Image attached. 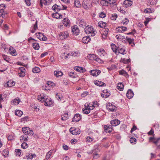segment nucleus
I'll list each match as a JSON object with an SVG mask.
<instances>
[{
  "label": "nucleus",
  "mask_w": 160,
  "mask_h": 160,
  "mask_svg": "<svg viewBox=\"0 0 160 160\" xmlns=\"http://www.w3.org/2000/svg\"><path fill=\"white\" fill-rule=\"evenodd\" d=\"M94 83L96 85L100 87L104 86L106 85L104 83L99 81H94Z\"/></svg>",
  "instance_id": "5701e85b"
},
{
  "label": "nucleus",
  "mask_w": 160,
  "mask_h": 160,
  "mask_svg": "<svg viewBox=\"0 0 160 160\" xmlns=\"http://www.w3.org/2000/svg\"><path fill=\"white\" fill-rule=\"evenodd\" d=\"M118 52L122 54H124L126 53V51L125 50V49L124 48H122L120 49H118Z\"/></svg>",
  "instance_id": "79ce46f5"
},
{
  "label": "nucleus",
  "mask_w": 160,
  "mask_h": 160,
  "mask_svg": "<svg viewBox=\"0 0 160 160\" xmlns=\"http://www.w3.org/2000/svg\"><path fill=\"white\" fill-rule=\"evenodd\" d=\"M88 57H89L90 59L91 60L93 59L100 63H101L103 62V61L98 58V56L94 54H89Z\"/></svg>",
  "instance_id": "7ed1b4c3"
},
{
  "label": "nucleus",
  "mask_w": 160,
  "mask_h": 160,
  "mask_svg": "<svg viewBox=\"0 0 160 160\" xmlns=\"http://www.w3.org/2000/svg\"><path fill=\"white\" fill-rule=\"evenodd\" d=\"M68 115L67 113H65L62 115L61 119L63 121H65L68 119Z\"/></svg>",
  "instance_id": "e433bc0d"
},
{
  "label": "nucleus",
  "mask_w": 160,
  "mask_h": 160,
  "mask_svg": "<svg viewBox=\"0 0 160 160\" xmlns=\"http://www.w3.org/2000/svg\"><path fill=\"white\" fill-rule=\"evenodd\" d=\"M126 95L127 97L128 98L131 99L133 97L134 93L132 91L131 89H129L127 91Z\"/></svg>",
  "instance_id": "9d476101"
},
{
  "label": "nucleus",
  "mask_w": 160,
  "mask_h": 160,
  "mask_svg": "<svg viewBox=\"0 0 160 160\" xmlns=\"http://www.w3.org/2000/svg\"><path fill=\"white\" fill-rule=\"evenodd\" d=\"M15 82H14L10 80L7 82L6 86L7 87H10L13 86ZM5 86H6V85Z\"/></svg>",
  "instance_id": "bb28decb"
},
{
  "label": "nucleus",
  "mask_w": 160,
  "mask_h": 160,
  "mask_svg": "<svg viewBox=\"0 0 160 160\" xmlns=\"http://www.w3.org/2000/svg\"><path fill=\"white\" fill-rule=\"evenodd\" d=\"M85 31L87 34H91L92 36L95 35V33L93 30V28L91 27H88V26H86L85 28Z\"/></svg>",
  "instance_id": "f03ea898"
},
{
  "label": "nucleus",
  "mask_w": 160,
  "mask_h": 160,
  "mask_svg": "<svg viewBox=\"0 0 160 160\" xmlns=\"http://www.w3.org/2000/svg\"><path fill=\"white\" fill-rule=\"evenodd\" d=\"M78 22L79 24V26L81 28H84L85 26L87 23L83 19H79L78 21Z\"/></svg>",
  "instance_id": "f8f14e48"
},
{
  "label": "nucleus",
  "mask_w": 160,
  "mask_h": 160,
  "mask_svg": "<svg viewBox=\"0 0 160 160\" xmlns=\"http://www.w3.org/2000/svg\"><path fill=\"white\" fill-rule=\"evenodd\" d=\"M82 7L85 9H88L89 7V4L86 1L83 2L82 3Z\"/></svg>",
  "instance_id": "2f4dec72"
},
{
  "label": "nucleus",
  "mask_w": 160,
  "mask_h": 160,
  "mask_svg": "<svg viewBox=\"0 0 160 160\" xmlns=\"http://www.w3.org/2000/svg\"><path fill=\"white\" fill-rule=\"evenodd\" d=\"M100 3L103 6H107L108 4V2H107L106 0H101Z\"/></svg>",
  "instance_id": "5fc2aeb1"
},
{
  "label": "nucleus",
  "mask_w": 160,
  "mask_h": 160,
  "mask_svg": "<svg viewBox=\"0 0 160 160\" xmlns=\"http://www.w3.org/2000/svg\"><path fill=\"white\" fill-rule=\"evenodd\" d=\"M29 128L27 127L22 128V131L23 133L25 134L26 133L28 132V130H29Z\"/></svg>",
  "instance_id": "de8ad7c7"
},
{
  "label": "nucleus",
  "mask_w": 160,
  "mask_h": 160,
  "mask_svg": "<svg viewBox=\"0 0 160 160\" xmlns=\"http://www.w3.org/2000/svg\"><path fill=\"white\" fill-rule=\"evenodd\" d=\"M2 56L3 58V59L7 61L8 62L9 61V58L8 57L7 55L2 54Z\"/></svg>",
  "instance_id": "09e8293b"
},
{
  "label": "nucleus",
  "mask_w": 160,
  "mask_h": 160,
  "mask_svg": "<svg viewBox=\"0 0 160 160\" xmlns=\"http://www.w3.org/2000/svg\"><path fill=\"white\" fill-rule=\"evenodd\" d=\"M37 99L41 102H44V104L45 106H51L53 104V101L52 100H50L49 102H48V98L46 96L40 95L38 96Z\"/></svg>",
  "instance_id": "f257e3e1"
},
{
  "label": "nucleus",
  "mask_w": 160,
  "mask_h": 160,
  "mask_svg": "<svg viewBox=\"0 0 160 160\" xmlns=\"http://www.w3.org/2000/svg\"><path fill=\"white\" fill-rule=\"evenodd\" d=\"M109 31V29L107 28H105L104 29V35L106 37L108 35V32Z\"/></svg>",
  "instance_id": "13d9d810"
},
{
  "label": "nucleus",
  "mask_w": 160,
  "mask_h": 160,
  "mask_svg": "<svg viewBox=\"0 0 160 160\" xmlns=\"http://www.w3.org/2000/svg\"><path fill=\"white\" fill-rule=\"evenodd\" d=\"M72 32L73 33L77 35L79 34V30L77 26H74L72 28Z\"/></svg>",
  "instance_id": "423d86ee"
},
{
  "label": "nucleus",
  "mask_w": 160,
  "mask_h": 160,
  "mask_svg": "<svg viewBox=\"0 0 160 160\" xmlns=\"http://www.w3.org/2000/svg\"><path fill=\"white\" fill-rule=\"evenodd\" d=\"M70 132L73 135H76L77 134H79L80 131L75 128H71L69 130Z\"/></svg>",
  "instance_id": "39448f33"
},
{
  "label": "nucleus",
  "mask_w": 160,
  "mask_h": 160,
  "mask_svg": "<svg viewBox=\"0 0 160 160\" xmlns=\"http://www.w3.org/2000/svg\"><path fill=\"white\" fill-rule=\"evenodd\" d=\"M34 133L33 132V131L32 130H30L29 131H28V133H26L25 134H27V135L28 136V135H33V134Z\"/></svg>",
  "instance_id": "0e129e2a"
},
{
  "label": "nucleus",
  "mask_w": 160,
  "mask_h": 160,
  "mask_svg": "<svg viewBox=\"0 0 160 160\" xmlns=\"http://www.w3.org/2000/svg\"><path fill=\"white\" fill-rule=\"evenodd\" d=\"M40 71V69L38 67H35L33 68L32 70V72L34 73H38Z\"/></svg>",
  "instance_id": "a19ab883"
},
{
  "label": "nucleus",
  "mask_w": 160,
  "mask_h": 160,
  "mask_svg": "<svg viewBox=\"0 0 160 160\" xmlns=\"http://www.w3.org/2000/svg\"><path fill=\"white\" fill-rule=\"evenodd\" d=\"M81 119V115L79 114H76L74 115V117L73 118L72 122H78Z\"/></svg>",
  "instance_id": "0eeeda50"
},
{
  "label": "nucleus",
  "mask_w": 160,
  "mask_h": 160,
  "mask_svg": "<svg viewBox=\"0 0 160 160\" xmlns=\"http://www.w3.org/2000/svg\"><path fill=\"white\" fill-rule=\"evenodd\" d=\"M116 29L117 32H122L126 31L127 30V28L126 27L122 26L118 27L116 28Z\"/></svg>",
  "instance_id": "ddd939ff"
},
{
  "label": "nucleus",
  "mask_w": 160,
  "mask_h": 160,
  "mask_svg": "<svg viewBox=\"0 0 160 160\" xmlns=\"http://www.w3.org/2000/svg\"><path fill=\"white\" fill-rule=\"evenodd\" d=\"M60 36L62 39H64L68 37V34L67 32H61Z\"/></svg>",
  "instance_id": "f3484780"
},
{
  "label": "nucleus",
  "mask_w": 160,
  "mask_h": 160,
  "mask_svg": "<svg viewBox=\"0 0 160 160\" xmlns=\"http://www.w3.org/2000/svg\"><path fill=\"white\" fill-rule=\"evenodd\" d=\"M74 69L76 71L79 72H84L85 71V68H83L81 67H79L78 66H76L74 68Z\"/></svg>",
  "instance_id": "4468645a"
},
{
  "label": "nucleus",
  "mask_w": 160,
  "mask_h": 160,
  "mask_svg": "<svg viewBox=\"0 0 160 160\" xmlns=\"http://www.w3.org/2000/svg\"><path fill=\"white\" fill-rule=\"evenodd\" d=\"M106 25V23L102 21H100L98 23V26L102 28H104Z\"/></svg>",
  "instance_id": "c756f323"
},
{
  "label": "nucleus",
  "mask_w": 160,
  "mask_h": 160,
  "mask_svg": "<svg viewBox=\"0 0 160 160\" xmlns=\"http://www.w3.org/2000/svg\"><path fill=\"white\" fill-rule=\"evenodd\" d=\"M32 47L34 49L36 50H38L40 48L39 44L36 42L33 43Z\"/></svg>",
  "instance_id": "473e14b6"
},
{
  "label": "nucleus",
  "mask_w": 160,
  "mask_h": 160,
  "mask_svg": "<svg viewBox=\"0 0 160 160\" xmlns=\"http://www.w3.org/2000/svg\"><path fill=\"white\" fill-rule=\"evenodd\" d=\"M52 2V0H44L43 4L45 5H48Z\"/></svg>",
  "instance_id": "603ef678"
},
{
  "label": "nucleus",
  "mask_w": 160,
  "mask_h": 160,
  "mask_svg": "<svg viewBox=\"0 0 160 160\" xmlns=\"http://www.w3.org/2000/svg\"><path fill=\"white\" fill-rule=\"evenodd\" d=\"M52 17L57 19H60L62 18V15L61 14H60L57 12L56 13H53L52 14Z\"/></svg>",
  "instance_id": "b1692460"
},
{
  "label": "nucleus",
  "mask_w": 160,
  "mask_h": 160,
  "mask_svg": "<svg viewBox=\"0 0 160 160\" xmlns=\"http://www.w3.org/2000/svg\"><path fill=\"white\" fill-rule=\"evenodd\" d=\"M132 2L129 0H126L123 2V4L126 7L130 6L132 4Z\"/></svg>",
  "instance_id": "4be33fe9"
},
{
  "label": "nucleus",
  "mask_w": 160,
  "mask_h": 160,
  "mask_svg": "<svg viewBox=\"0 0 160 160\" xmlns=\"http://www.w3.org/2000/svg\"><path fill=\"white\" fill-rule=\"evenodd\" d=\"M119 73L120 75H123L126 78H128L129 77V75L127 72L123 69L119 71Z\"/></svg>",
  "instance_id": "dca6fc26"
},
{
  "label": "nucleus",
  "mask_w": 160,
  "mask_h": 160,
  "mask_svg": "<svg viewBox=\"0 0 160 160\" xmlns=\"http://www.w3.org/2000/svg\"><path fill=\"white\" fill-rule=\"evenodd\" d=\"M47 85H48V86L52 87L54 85V83L50 81H48L47 82Z\"/></svg>",
  "instance_id": "338daca9"
},
{
  "label": "nucleus",
  "mask_w": 160,
  "mask_h": 160,
  "mask_svg": "<svg viewBox=\"0 0 160 160\" xmlns=\"http://www.w3.org/2000/svg\"><path fill=\"white\" fill-rule=\"evenodd\" d=\"M90 38L89 37H84L82 40V42L84 43H87L90 41Z\"/></svg>",
  "instance_id": "aec40b11"
},
{
  "label": "nucleus",
  "mask_w": 160,
  "mask_h": 160,
  "mask_svg": "<svg viewBox=\"0 0 160 160\" xmlns=\"http://www.w3.org/2000/svg\"><path fill=\"white\" fill-rule=\"evenodd\" d=\"M98 54L101 57H103L106 54L105 52L103 49H99L98 51Z\"/></svg>",
  "instance_id": "a878e982"
},
{
  "label": "nucleus",
  "mask_w": 160,
  "mask_h": 160,
  "mask_svg": "<svg viewBox=\"0 0 160 160\" xmlns=\"http://www.w3.org/2000/svg\"><path fill=\"white\" fill-rule=\"evenodd\" d=\"M91 108H85L82 109V111L84 114H87L90 112Z\"/></svg>",
  "instance_id": "393cba45"
},
{
  "label": "nucleus",
  "mask_w": 160,
  "mask_h": 160,
  "mask_svg": "<svg viewBox=\"0 0 160 160\" xmlns=\"http://www.w3.org/2000/svg\"><path fill=\"white\" fill-rule=\"evenodd\" d=\"M26 5L27 6H30L31 5L30 0H24Z\"/></svg>",
  "instance_id": "69168bd1"
},
{
  "label": "nucleus",
  "mask_w": 160,
  "mask_h": 160,
  "mask_svg": "<svg viewBox=\"0 0 160 160\" xmlns=\"http://www.w3.org/2000/svg\"><path fill=\"white\" fill-rule=\"evenodd\" d=\"M28 136L27 134H24L22 135L20 138V141L21 142L24 141H27L28 140Z\"/></svg>",
  "instance_id": "6ab92c4d"
},
{
  "label": "nucleus",
  "mask_w": 160,
  "mask_h": 160,
  "mask_svg": "<svg viewBox=\"0 0 160 160\" xmlns=\"http://www.w3.org/2000/svg\"><path fill=\"white\" fill-rule=\"evenodd\" d=\"M144 12L145 13H150L152 12V10L150 8H148L144 9Z\"/></svg>",
  "instance_id": "4d7b16f0"
},
{
  "label": "nucleus",
  "mask_w": 160,
  "mask_h": 160,
  "mask_svg": "<svg viewBox=\"0 0 160 160\" xmlns=\"http://www.w3.org/2000/svg\"><path fill=\"white\" fill-rule=\"evenodd\" d=\"M87 141H88V142H90L92 141L93 140V138H91L90 137H88L87 138Z\"/></svg>",
  "instance_id": "e2e57ef3"
},
{
  "label": "nucleus",
  "mask_w": 160,
  "mask_h": 160,
  "mask_svg": "<svg viewBox=\"0 0 160 160\" xmlns=\"http://www.w3.org/2000/svg\"><path fill=\"white\" fill-rule=\"evenodd\" d=\"M15 114L16 115L21 117L23 114V112L20 110H16L15 111Z\"/></svg>",
  "instance_id": "4c0bfd02"
},
{
  "label": "nucleus",
  "mask_w": 160,
  "mask_h": 160,
  "mask_svg": "<svg viewBox=\"0 0 160 160\" xmlns=\"http://www.w3.org/2000/svg\"><path fill=\"white\" fill-rule=\"evenodd\" d=\"M121 62L125 64L128 63L130 62V59H126L124 58H122L120 61Z\"/></svg>",
  "instance_id": "72a5a7b5"
},
{
  "label": "nucleus",
  "mask_w": 160,
  "mask_h": 160,
  "mask_svg": "<svg viewBox=\"0 0 160 160\" xmlns=\"http://www.w3.org/2000/svg\"><path fill=\"white\" fill-rule=\"evenodd\" d=\"M62 23L65 26L67 27H69L70 26V21L67 18H64L62 21Z\"/></svg>",
  "instance_id": "9b49d317"
},
{
  "label": "nucleus",
  "mask_w": 160,
  "mask_h": 160,
  "mask_svg": "<svg viewBox=\"0 0 160 160\" xmlns=\"http://www.w3.org/2000/svg\"><path fill=\"white\" fill-rule=\"evenodd\" d=\"M124 85L122 83H119L118 84L117 88L120 91H122L123 89Z\"/></svg>",
  "instance_id": "f704fd0d"
},
{
  "label": "nucleus",
  "mask_w": 160,
  "mask_h": 160,
  "mask_svg": "<svg viewBox=\"0 0 160 160\" xmlns=\"http://www.w3.org/2000/svg\"><path fill=\"white\" fill-rule=\"evenodd\" d=\"M9 151L8 148H6L2 152L3 155L5 157H6L8 155Z\"/></svg>",
  "instance_id": "c03bdc74"
},
{
  "label": "nucleus",
  "mask_w": 160,
  "mask_h": 160,
  "mask_svg": "<svg viewBox=\"0 0 160 160\" xmlns=\"http://www.w3.org/2000/svg\"><path fill=\"white\" fill-rule=\"evenodd\" d=\"M36 155L34 154L30 153L28 155L26 156V158L24 157V158H27V159H32L34 157H35Z\"/></svg>",
  "instance_id": "c85d7f7f"
},
{
  "label": "nucleus",
  "mask_w": 160,
  "mask_h": 160,
  "mask_svg": "<svg viewBox=\"0 0 160 160\" xmlns=\"http://www.w3.org/2000/svg\"><path fill=\"white\" fill-rule=\"evenodd\" d=\"M101 72V71L99 70H93L90 71L91 75L94 76H97Z\"/></svg>",
  "instance_id": "1a4fd4ad"
},
{
  "label": "nucleus",
  "mask_w": 160,
  "mask_h": 160,
  "mask_svg": "<svg viewBox=\"0 0 160 160\" xmlns=\"http://www.w3.org/2000/svg\"><path fill=\"white\" fill-rule=\"evenodd\" d=\"M9 52L10 54L13 56H15L16 55V50L13 48L11 47L9 49Z\"/></svg>",
  "instance_id": "cd10ccee"
},
{
  "label": "nucleus",
  "mask_w": 160,
  "mask_h": 160,
  "mask_svg": "<svg viewBox=\"0 0 160 160\" xmlns=\"http://www.w3.org/2000/svg\"><path fill=\"white\" fill-rule=\"evenodd\" d=\"M101 94L102 98H106L109 96L110 95V92L109 91L106 89L102 91L101 92Z\"/></svg>",
  "instance_id": "20e7f679"
},
{
  "label": "nucleus",
  "mask_w": 160,
  "mask_h": 160,
  "mask_svg": "<svg viewBox=\"0 0 160 160\" xmlns=\"http://www.w3.org/2000/svg\"><path fill=\"white\" fill-rule=\"evenodd\" d=\"M52 151L50 150L47 153L46 155V159H48L50 158L51 156H52Z\"/></svg>",
  "instance_id": "a18cd8bd"
},
{
  "label": "nucleus",
  "mask_w": 160,
  "mask_h": 160,
  "mask_svg": "<svg viewBox=\"0 0 160 160\" xmlns=\"http://www.w3.org/2000/svg\"><path fill=\"white\" fill-rule=\"evenodd\" d=\"M54 73V75L57 77L61 76L63 75L61 71H55Z\"/></svg>",
  "instance_id": "c9c22d12"
},
{
  "label": "nucleus",
  "mask_w": 160,
  "mask_h": 160,
  "mask_svg": "<svg viewBox=\"0 0 160 160\" xmlns=\"http://www.w3.org/2000/svg\"><path fill=\"white\" fill-rule=\"evenodd\" d=\"M111 48L113 51L115 53H116L117 50V48L115 44H112L111 45Z\"/></svg>",
  "instance_id": "37998d69"
},
{
  "label": "nucleus",
  "mask_w": 160,
  "mask_h": 160,
  "mask_svg": "<svg viewBox=\"0 0 160 160\" xmlns=\"http://www.w3.org/2000/svg\"><path fill=\"white\" fill-rule=\"evenodd\" d=\"M109 106L107 107V108L108 109L109 111L111 112L114 111L115 109V106L112 105L111 103H109Z\"/></svg>",
  "instance_id": "a211bd4d"
},
{
  "label": "nucleus",
  "mask_w": 160,
  "mask_h": 160,
  "mask_svg": "<svg viewBox=\"0 0 160 160\" xmlns=\"http://www.w3.org/2000/svg\"><path fill=\"white\" fill-rule=\"evenodd\" d=\"M126 40L128 42V43L130 44H132V43H133V46L134 45V40L133 39H131L130 38H129L128 37H126Z\"/></svg>",
  "instance_id": "49530a36"
},
{
  "label": "nucleus",
  "mask_w": 160,
  "mask_h": 160,
  "mask_svg": "<svg viewBox=\"0 0 160 160\" xmlns=\"http://www.w3.org/2000/svg\"><path fill=\"white\" fill-rule=\"evenodd\" d=\"M117 0H106L107 2L110 4H113L115 3Z\"/></svg>",
  "instance_id": "864d4df0"
},
{
  "label": "nucleus",
  "mask_w": 160,
  "mask_h": 160,
  "mask_svg": "<svg viewBox=\"0 0 160 160\" xmlns=\"http://www.w3.org/2000/svg\"><path fill=\"white\" fill-rule=\"evenodd\" d=\"M56 98L58 100H60L62 98V97H60L59 93H56Z\"/></svg>",
  "instance_id": "680f3d73"
},
{
  "label": "nucleus",
  "mask_w": 160,
  "mask_h": 160,
  "mask_svg": "<svg viewBox=\"0 0 160 160\" xmlns=\"http://www.w3.org/2000/svg\"><path fill=\"white\" fill-rule=\"evenodd\" d=\"M106 16V14L102 12H101V13L100 14L99 17L101 18H105Z\"/></svg>",
  "instance_id": "774afa93"
},
{
  "label": "nucleus",
  "mask_w": 160,
  "mask_h": 160,
  "mask_svg": "<svg viewBox=\"0 0 160 160\" xmlns=\"http://www.w3.org/2000/svg\"><path fill=\"white\" fill-rule=\"evenodd\" d=\"M20 100L19 99V98H16L14 99L13 100V102L14 105H18L19 103V102H20Z\"/></svg>",
  "instance_id": "ea45409f"
},
{
  "label": "nucleus",
  "mask_w": 160,
  "mask_h": 160,
  "mask_svg": "<svg viewBox=\"0 0 160 160\" xmlns=\"http://www.w3.org/2000/svg\"><path fill=\"white\" fill-rule=\"evenodd\" d=\"M74 5L77 8L80 7L81 6V4L79 0H74Z\"/></svg>",
  "instance_id": "58836bf2"
},
{
  "label": "nucleus",
  "mask_w": 160,
  "mask_h": 160,
  "mask_svg": "<svg viewBox=\"0 0 160 160\" xmlns=\"http://www.w3.org/2000/svg\"><path fill=\"white\" fill-rule=\"evenodd\" d=\"M39 39H42V41H46L47 39V38L44 36L42 34H41V36H40L38 38Z\"/></svg>",
  "instance_id": "8fccbe9b"
},
{
  "label": "nucleus",
  "mask_w": 160,
  "mask_h": 160,
  "mask_svg": "<svg viewBox=\"0 0 160 160\" xmlns=\"http://www.w3.org/2000/svg\"><path fill=\"white\" fill-rule=\"evenodd\" d=\"M20 71L19 73V75L20 77H23L25 75V69L23 67H20L19 68Z\"/></svg>",
  "instance_id": "6e6552de"
},
{
  "label": "nucleus",
  "mask_w": 160,
  "mask_h": 160,
  "mask_svg": "<svg viewBox=\"0 0 160 160\" xmlns=\"http://www.w3.org/2000/svg\"><path fill=\"white\" fill-rule=\"evenodd\" d=\"M117 17V15L116 13L112 14L111 18L112 20H115Z\"/></svg>",
  "instance_id": "052dcab7"
},
{
  "label": "nucleus",
  "mask_w": 160,
  "mask_h": 160,
  "mask_svg": "<svg viewBox=\"0 0 160 160\" xmlns=\"http://www.w3.org/2000/svg\"><path fill=\"white\" fill-rule=\"evenodd\" d=\"M52 9L55 11L58 12L61 10V8L60 6L56 4L53 5L52 7Z\"/></svg>",
  "instance_id": "412c9836"
},
{
  "label": "nucleus",
  "mask_w": 160,
  "mask_h": 160,
  "mask_svg": "<svg viewBox=\"0 0 160 160\" xmlns=\"http://www.w3.org/2000/svg\"><path fill=\"white\" fill-rule=\"evenodd\" d=\"M97 151H98V149H95L94 151H93L92 152L93 155V158L95 159H97L99 157V155L98 153L95 152V151L97 152Z\"/></svg>",
  "instance_id": "7c9ffc66"
},
{
  "label": "nucleus",
  "mask_w": 160,
  "mask_h": 160,
  "mask_svg": "<svg viewBox=\"0 0 160 160\" xmlns=\"http://www.w3.org/2000/svg\"><path fill=\"white\" fill-rule=\"evenodd\" d=\"M21 146L22 148L23 149H26L28 147V145L26 143L23 142Z\"/></svg>",
  "instance_id": "3c124183"
},
{
  "label": "nucleus",
  "mask_w": 160,
  "mask_h": 160,
  "mask_svg": "<svg viewBox=\"0 0 160 160\" xmlns=\"http://www.w3.org/2000/svg\"><path fill=\"white\" fill-rule=\"evenodd\" d=\"M21 150L20 149H16L15 150V152L16 153V155L20 156L21 154Z\"/></svg>",
  "instance_id": "6e6d98bb"
},
{
  "label": "nucleus",
  "mask_w": 160,
  "mask_h": 160,
  "mask_svg": "<svg viewBox=\"0 0 160 160\" xmlns=\"http://www.w3.org/2000/svg\"><path fill=\"white\" fill-rule=\"evenodd\" d=\"M111 124L113 126H116L119 125L120 121L118 120H112L111 121Z\"/></svg>",
  "instance_id": "2eb2a0df"
},
{
  "label": "nucleus",
  "mask_w": 160,
  "mask_h": 160,
  "mask_svg": "<svg viewBox=\"0 0 160 160\" xmlns=\"http://www.w3.org/2000/svg\"><path fill=\"white\" fill-rule=\"evenodd\" d=\"M129 21L127 18H125V19L122 20L121 21V22L122 23H123L124 24H127L128 23Z\"/></svg>",
  "instance_id": "bf43d9fd"
}]
</instances>
